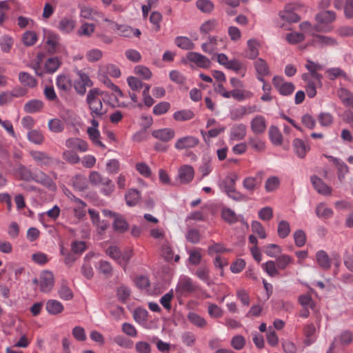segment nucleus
I'll return each instance as SVG.
<instances>
[{"mask_svg":"<svg viewBox=\"0 0 353 353\" xmlns=\"http://www.w3.org/2000/svg\"><path fill=\"white\" fill-rule=\"evenodd\" d=\"M280 185V180L276 176L269 177L265 183V190L268 192H273L277 190Z\"/></svg>","mask_w":353,"mask_h":353,"instance_id":"a18cd8bd","label":"nucleus"},{"mask_svg":"<svg viewBox=\"0 0 353 353\" xmlns=\"http://www.w3.org/2000/svg\"><path fill=\"white\" fill-rule=\"evenodd\" d=\"M33 283L37 284L43 293H50L54 285V278L52 272L43 270L38 278H34Z\"/></svg>","mask_w":353,"mask_h":353,"instance_id":"7ed1b4c3","label":"nucleus"},{"mask_svg":"<svg viewBox=\"0 0 353 353\" xmlns=\"http://www.w3.org/2000/svg\"><path fill=\"white\" fill-rule=\"evenodd\" d=\"M293 147L296 155L301 159L305 157L310 149V146L300 139H295L293 141Z\"/></svg>","mask_w":353,"mask_h":353,"instance_id":"f3484780","label":"nucleus"},{"mask_svg":"<svg viewBox=\"0 0 353 353\" xmlns=\"http://www.w3.org/2000/svg\"><path fill=\"white\" fill-rule=\"evenodd\" d=\"M28 137L30 141L40 145L44 141V137L42 133L37 130H31L28 134Z\"/></svg>","mask_w":353,"mask_h":353,"instance_id":"680f3d73","label":"nucleus"},{"mask_svg":"<svg viewBox=\"0 0 353 353\" xmlns=\"http://www.w3.org/2000/svg\"><path fill=\"white\" fill-rule=\"evenodd\" d=\"M212 161L209 157H203L201 164L199 167V172L201 174V179L208 176L212 171Z\"/></svg>","mask_w":353,"mask_h":353,"instance_id":"2f4dec72","label":"nucleus"},{"mask_svg":"<svg viewBox=\"0 0 353 353\" xmlns=\"http://www.w3.org/2000/svg\"><path fill=\"white\" fill-rule=\"evenodd\" d=\"M272 83L279 92L284 96L291 94L295 89L293 83L285 82L283 79L279 76H275L272 79Z\"/></svg>","mask_w":353,"mask_h":353,"instance_id":"0eeeda50","label":"nucleus"},{"mask_svg":"<svg viewBox=\"0 0 353 353\" xmlns=\"http://www.w3.org/2000/svg\"><path fill=\"white\" fill-rule=\"evenodd\" d=\"M73 212L74 216L78 219L83 218L86 213L85 205L81 201L78 200L76 203V206L73 207Z\"/></svg>","mask_w":353,"mask_h":353,"instance_id":"e2e57ef3","label":"nucleus"},{"mask_svg":"<svg viewBox=\"0 0 353 353\" xmlns=\"http://www.w3.org/2000/svg\"><path fill=\"white\" fill-rule=\"evenodd\" d=\"M251 129L254 134H261L266 129V121L262 116L254 117L251 121Z\"/></svg>","mask_w":353,"mask_h":353,"instance_id":"aec40b11","label":"nucleus"},{"mask_svg":"<svg viewBox=\"0 0 353 353\" xmlns=\"http://www.w3.org/2000/svg\"><path fill=\"white\" fill-rule=\"evenodd\" d=\"M208 312L210 316L214 319L221 318L223 315V310L217 305L214 303L208 304Z\"/></svg>","mask_w":353,"mask_h":353,"instance_id":"6e6d98bb","label":"nucleus"},{"mask_svg":"<svg viewBox=\"0 0 353 353\" xmlns=\"http://www.w3.org/2000/svg\"><path fill=\"white\" fill-rule=\"evenodd\" d=\"M37 34L33 31H26L23 33L22 41L26 46H32L37 41Z\"/></svg>","mask_w":353,"mask_h":353,"instance_id":"09e8293b","label":"nucleus"},{"mask_svg":"<svg viewBox=\"0 0 353 353\" xmlns=\"http://www.w3.org/2000/svg\"><path fill=\"white\" fill-rule=\"evenodd\" d=\"M290 232V223L286 221H281L279 223L277 233L280 238L285 239Z\"/></svg>","mask_w":353,"mask_h":353,"instance_id":"8fccbe9b","label":"nucleus"},{"mask_svg":"<svg viewBox=\"0 0 353 353\" xmlns=\"http://www.w3.org/2000/svg\"><path fill=\"white\" fill-rule=\"evenodd\" d=\"M47 40L45 43V48L49 54H54L57 52L59 43V37L57 34L49 32L46 36Z\"/></svg>","mask_w":353,"mask_h":353,"instance_id":"4468645a","label":"nucleus"},{"mask_svg":"<svg viewBox=\"0 0 353 353\" xmlns=\"http://www.w3.org/2000/svg\"><path fill=\"white\" fill-rule=\"evenodd\" d=\"M269 136L271 141L275 145H280L282 143V134L275 126H271L269 129Z\"/></svg>","mask_w":353,"mask_h":353,"instance_id":"49530a36","label":"nucleus"},{"mask_svg":"<svg viewBox=\"0 0 353 353\" xmlns=\"http://www.w3.org/2000/svg\"><path fill=\"white\" fill-rule=\"evenodd\" d=\"M293 261L294 259L290 256L283 254L276 259V265L279 269L284 270Z\"/></svg>","mask_w":353,"mask_h":353,"instance_id":"4d7b16f0","label":"nucleus"},{"mask_svg":"<svg viewBox=\"0 0 353 353\" xmlns=\"http://www.w3.org/2000/svg\"><path fill=\"white\" fill-rule=\"evenodd\" d=\"M303 334L305 336V343L310 345L315 341L316 327L313 323L306 324L303 327Z\"/></svg>","mask_w":353,"mask_h":353,"instance_id":"cd10ccee","label":"nucleus"},{"mask_svg":"<svg viewBox=\"0 0 353 353\" xmlns=\"http://www.w3.org/2000/svg\"><path fill=\"white\" fill-rule=\"evenodd\" d=\"M194 176V170L192 166L183 165L178 171V176L181 183L187 184L192 181Z\"/></svg>","mask_w":353,"mask_h":353,"instance_id":"f8f14e48","label":"nucleus"},{"mask_svg":"<svg viewBox=\"0 0 353 353\" xmlns=\"http://www.w3.org/2000/svg\"><path fill=\"white\" fill-rule=\"evenodd\" d=\"M335 19L336 14L334 11L331 10L321 11L316 16V19L319 23L318 25H320L321 26V24L331 23L334 21Z\"/></svg>","mask_w":353,"mask_h":353,"instance_id":"a878e982","label":"nucleus"},{"mask_svg":"<svg viewBox=\"0 0 353 353\" xmlns=\"http://www.w3.org/2000/svg\"><path fill=\"white\" fill-rule=\"evenodd\" d=\"M280 17L289 23H296L300 20L299 16L292 10L290 6L286 7L280 12Z\"/></svg>","mask_w":353,"mask_h":353,"instance_id":"473e14b6","label":"nucleus"},{"mask_svg":"<svg viewBox=\"0 0 353 353\" xmlns=\"http://www.w3.org/2000/svg\"><path fill=\"white\" fill-rule=\"evenodd\" d=\"M252 231L256 234L261 239L266 238V232L261 223L257 221H254L251 224Z\"/></svg>","mask_w":353,"mask_h":353,"instance_id":"69168bd1","label":"nucleus"},{"mask_svg":"<svg viewBox=\"0 0 353 353\" xmlns=\"http://www.w3.org/2000/svg\"><path fill=\"white\" fill-rule=\"evenodd\" d=\"M199 143V141L196 137L186 136L179 139L174 144V148L179 150H187L196 146Z\"/></svg>","mask_w":353,"mask_h":353,"instance_id":"9d476101","label":"nucleus"},{"mask_svg":"<svg viewBox=\"0 0 353 353\" xmlns=\"http://www.w3.org/2000/svg\"><path fill=\"white\" fill-rule=\"evenodd\" d=\"M310 181L318 193L325 196L331 194L332 188L328 186L321 179L314 175L311 176Z\"/></svg>","mask_w":353,"mask_h":353,"instance_id":"9b49d317","label":"nucleus"},{"mask_svg":"<svg viewBox=\"0 0 353 353\" xmlns=\"http://www.w3.org/2000/svg\"><path fill=\"white\" fill-rule=\"evenodd\" d=\"M134 72L137 75L145 80H148L152 77V72L150 70L143 65H137L134 68Z\"/></svg>","mask_w":353,"mask_h":353,"instance_id":"13d9d810","label":"nucleus"},{"mask_svg":"<svg viewBox=\"0 0 353 353\" xmlns=\"http://www.w3.org/2000/svg\"><path fill=\"white\" fill-rule=\"evenodd\" d=\"M305 68L310 72L312 77L315 79L319 85H321L322 75L317 71L323 69L322 65L310 60H307V63L305 64Z\"/></svg>","mask_w":353,"mask_h":353,"instance_id":"2eb2a0df","label":"nucleus"},{"mask_svg":"<svg viewBox=\"0 0 353 353\" xmlns=\"http://www.w3.org/2000/svg\"><path fill=\"white\" fill-rule=\"evenodd\" d=\"M130 290L129 288L125 285H121L117 288V296L118 299L122 303H125L126 301L130 296Z\"/></svg>","mask_w":353,"mask_h":353,"instance_id":"603ef678","label":"nucleus"},{"mask_svg":"<svg viewBox=\"0 0 353 353\" xmlns=\"http://www.w3.org/2000/svg\"><path fill=\"white\" fill-rule=\"evenodd\" d=\"M334 6L337 10L343 8L347 19L352 18L353 0H334Z\"/></svg>","mask_w":353,"mask_h":353,"instance_id":"ddd939ff","label":"nucleus"},{"mask_svg":"<svg viewBox=\"0 0 353 353\" xmlns=\"http://www.w3.org/2000/svg\"><path fill=\"white\" fill-rule=\"evenodd\" d=\"M61 62L57 57L49 58L45 64V69L46 72L52 74L54 73L60 66Z\"/></svg>","mask_w":353,"mask_h":353,"instance_id":"37998d69","label":"nucleus"},{"mask_svg":"<svg viewBox=\"0 0 353 353\" xmlns=\"http://www.w3.org/2000/svg\"><path fill=\"white\" fill-rule=\"evenodd\" d=\"M254 66L256 72L257 79L264 83V77L270 74L268 63L264 59L259 58L254 61Z\"/></svg>","mask_w":353,"mask_h":353,"instance_id":"1a4fd4ad","label":"nucleus"},{"mask_svg":"<svg viewBox=\"0 0 353 353\" xmlns=\"http://www.w3.org/2000/svg\"><path fill=\"white\" fill-rule=\"evenodd\" d=\"M174 43L179 48L183 50H188L194 48V43L187 37H176Z\"/></svg>","mask_w":353,"mask_h":353,"instance_id":"c9c22d12","label":"nucleus"},{"mask_svg":"<svg viewBox=\"0 0 353 353\" xmlns=\"http://www.w3.org/2000/svg\"><path fill=\"white\" fill-rule=\"evenodd\" d=\"M175 132L170 128H163L154 130L152 135L162 141H169L174 137Z\"/></svg>","mask_w":353,"mask_h":353,"instance_id":"6ab92c4d","label":"nucleus"},{"mask_svg":"<svg viewBox=\"0 0 353 353\" xmlns=\"http://www.w3.org/2000/svg\"><path fill=\"white\" fill-rule=\"evenodd\" d=\"M246 135V126L243 124H236L232 126L230 132V139L234 141H241Z\"/></svg>","mask_w":353,"mask_h":353,"instance_id":"a211bd4d","label":"nucleus"},{"mask_svg":"<svg viewBox=\"0 0 353 353\" xmlns=\"http://www.w3.org/2000/svg\"><path fill=\"white\" fill-rule=\"evenodd\" d=\"M261 179L257 176H248L243 181V187L250 193H252L260 185Z\"/></svg>","mask_w":353,"mask_h":353,"instance_id":"5701e85b","label":"nucleus"},{"mask_svg":"<svg viewBox=\"0 0 353 353\" xmlns=\"http://www.w3.org/2000/svg\"><path fill=\"white\" fill-rule=\"evenodd\" d=\"M187 59L197 67L201 68H209L211 65L210 60L205 56L196 52H189L186 54Z\"/></svg>","mask_w":353,"mask_h":353,"instance_id":"6e6552de","label":"nucleus"},{"mask_svg":"<svg viewBox=\"0 0 353 353\" xmlns=\"http://www.w3.org/2000/svg\"><path fill=\"white\" fill-rule=\"evenodd\" d=\"M173 298L174 293L173 290H171L160 299L159 302L165 310L170 311L172 308L171 301L173 299Z\"/></svg>","mask_w":353,"mask_h":353,"instance_id":"bf43d9fd","label":"nucleus"},{"mask_svg":"<svg viewBox=\"0 0 353 353\" xmlns=\"http://www.w3.org/2000/svg\"><path fill=\"white\" fill-rule=\"evenodd\" d=\"M16 174L19 176L21 179L25 181H30L34 179L31 172L21 164L18 165L16 170Z\"/></svg>","mask_w":353,"mask_h":353,"instance_id":"864d4df0","label":"nucleus"},{"mask_svg":"<svg viewBox=\"0 0 353 353\" xmlns=\"http://www.w3.org/2000/svg\"><path fill=\"white\" fill-rule=\"evenodd\" d=\"M94 24L85 23L78 30V34L80 36L90 37L94 32Z\"/></svg>","mask_w":353,"mask_h":353,"instance_id":"052dcab7","label":"nucleus"},{"mask_svg":"<svg viewBox=\"0 0 353 353\" xmlns=\"http://www.w3.org/2000/svg\"><path fill=\"white\" fill-rule=\"evenodd\" d=\"M77 75L78 79L74 82V88L79 94L83 95L86 88L92 86V81L87 74L81 70L77 71Z\"/></svg>","mask_w":353,"mask_h":353,"instance_id":"423d86ee","label":"nucleus"},{"mask_svg":"<svg viewBox=\"0 0 353 353\" xmlns=\"http://www.w3.org/2000/svg\"><path fill=\"white\" fill-rule=\"evenodd\" d=\"M316 259L318 265L323 270H329L331 267V260L324 250H319L316 254Z\"/></svg>","mask_w":353,"mask_h":353,"instance_id":"b1692460","label":"nucleus"},{"mask_svg":"<svg viewBox=\"0 0 353 353\" xmlns=\"http://www.w3.org/2000/svg\"><path fill=\"white\" fill-rule=\"evenodd\" d=\"M330 158L332 159L333 163L337 167L338 178H339V180L341 182H342L344 180L345 175L349 172L348 167L343 161H341L340 159H338L332 157H330Z\"/></svg>","mask_w":353,"mask_h":353,"instance_id":"c756f323","label":"nucleus"},{"mask_svg":"<svg viewBox=\"0 0 353 353\" xmlns=\"http://www.w3.org/2000/svg\"><path fill=\"white\" fill-rule=\"evenodd\" d=\"M87 132L88 134L90 139L95 145H97L102 148H105V145L99 139L100 132L97 128H88L87 130Z\"/></svg>","mask_w":353,"mask_h":353,"instance_id":"ea45409f","label":"nucleus"},{"mask_svg":"<svg viewBox=\"0 0 353 353\" xmlns=\"http://www.w3.org/2000/svg\"><path fill=\"white\" fill-rule=\"evenodd\" d=\"M253 94L252 92L241 89H234L230 91V98L232 97L238 101H243L244 100L250 99Z\"/></svg>","mask_w":353,"mask_h":353,"instance_id":"c85d7f7f","label":"nucleus"},{"mask_svg":"<svg viewBox=\"0 0 353 353\" xmlns=\"http://www.w3.org/2000/svg\"><path fill=\"white\" fill-rule=\"evenodd\" d=\"M113 225L114 230L120 232H124L128 229L127 221L119 214L115 216Z\"/></svg>","mask_w":353,"mask_h":353,"instance_id":"79ce46f5","label":"nucleus"},{"mask_svg":"<svg viewBox=\"0 0 353 353\" xmlns=\"http://www.w3.org/2000/svg\"><path fill=\"white\" fill-rule=\"evenodd\" d=\"M248 145L255 152H262L265 148V142L259 137H250L248 141Z\"/></svg>","mask_w":353,"mask_h":353,"instance_id":"4c0bfd02","label":"nucleus"},{"mask_svg":"<svg viewBox=\"0 0 353 353\" xmlns=\"http://www.w3.org/2000/svg\"><path fill=\"white\" fill-rule=\"evenodd\" d=\"M326 74L330 80H334L339 77H343L344 78L347 77L345 72L338 67L327 69L326 70Z\"/></svg>","mask_w":353,"mask_h":353,"instance_id":"5fc2aeb1","label":"nucleus"},{"mask_svg":"<svg viewBox=\"0 0 353 353\" xmlns=\"http://www.w3.org/2000/svg\"><path fill=\"white\" fill-rule=\"evenodd\" d=\"M89 181L93 185L101 187L102 185H107L108 183H110V179L108 177L103 176L97 171H92L89 175Z\"/></svg>","mask_w":353,"mask_h":353,"instance_id":"393cba45","label":"nucleus"},{"mask_svg":"<svg viewBox=\"0 0 353 353\" xmlns=\"http://www.w3.org/2000/svg\"><path fill=\"white\" fill-rule=\"evenodd\" d=\"M219 26L218 20L210 19L204 21L199 28L200 33L202 34H208L216 30Z\"/></svg>","mask_w":353,"mask_h":353,"instance_id":"bb28decb","label":"nucleus"},{"mask_svg":"<svg viewBox=\"0 0 353 353\" xmlns=\"http://www.w3.org/2000/svg\"><path fill=\"white\" fill-rule=\"evenodd\" d=\"M107 22L112 25V28L117 29L119 31V34L120 36L128 37H130V35L132 32L133 29L129 26L119 25L112 20H110V21Z\"/></svg>","mask_w":353,"mask_h":353,"instance_id":"c03bdc74","label":"nucleus"},{"mask_svg":"<svg viewBox=\"0 0 353 353\" xmlns=\"http://www.w3.org/2000/svg\"><path fill=\"white\" fill-rule=\"evenodd\" d=\"M259 42L255 39H249L247 42L246 57L254 59L259 55Z\"/></svg>","mask_w":353,"mask_h":353,"instance_id":"dca6fc26","label":"nucleus"},{"mask_svg":"<svg viewBox=\"0 0 353 353\" xmlns=\"http://www.w3.org/2000/svg\"><path fill=\"white\" fill-rule=\"evenodd\" d=\"M188 319L191 323L200 328H203L207 325L205 319L194 312H190Z\"/></svg>","mask_w":353,"mask_h":353,"instance_id":"a19ab883","label":"nucleus"},{"mask_svg":"<svg viewBox=\"0 0 353 353\" xmlns=\"http://www.w3.org/2000/svg\"><path fill=\"white\" fill-rule=\"evenodd\" d=\"M19 79L20 83L24 86L34 88L37 84V81L29 73L26 72H21L19 74Z\"/></svg>","mask_w":353,"mask_h":353,"instance_id":"f704fd0d","label":"nucleus"},{"mask_svg":"<svg viewBox=\"0 0 353 353\" xmlns=\"http://www.w3.org/2000/svg\"><path fill=\"white\" fill-rule=\"evenodd\" d=\"M222 217L229 223H234L237 221V216L235 212L230 208H225L222 210Z\"/></svg>","mask_w":353,"mask_h":353,"instance_id":"338daca9","label":"nucleus"},{"mask_svg":"<svg viewBox=\"0 0 353 353\" xmlns=\"http://www.w3.org/2000/svg\"><path fill=\"white\" fill-rule=\"evenodd\" d=\"M32 158L40 165H50L52 162V159L46 153L41 151H30Z\"/></svg>","mask_w":353,"mask_h":353,"instance_id":"412c9836","label":"nucleus"},{"mask_svg":"<svg viewBox=\"0 0 353 353\" xmlns=\"http://www.w3.org/2000/svg\"><path fill=\"white\" fill-rule=\"evenodd\" d=\"M80 17L85 19L99 21L102 20L103 21H110V19L106 18L103 12L97 8L91 7L90 6H82L80 7Z\"/></svg>","mask_w":353,"mask_h":353,"instance_id":"20e7f679","label":"nucleus"},{"mask_svg":"<svg viewBox=\"0 0 353 353\" xmlns=\"http://www.w3.org/2000/svg\"><path fill=\"white\" fill-rule=\"evenodd\" d=\"M197 286L192 280L186 276H181L176 287V293L179 296H186L195 292Z\"/></svg>","mask_w":353,"mask_h":353,"instance_id":"39448f33","label":"nucleus"},{"mask_svg":"<svg viewBox=\"0 0 353 353\" xmlns=\"http://www.w3.org/2000/svg\"><path fill=\"white\" fill-rule=\"evenodd\" d=\"M196 7L205 14H210L214 9V5L210 0H197L196 1Z\"/></svg>","mask_w":353,"mask_h":353,"instance_id":"e433bc0d","label":"nucleus"},{"mask_svg":"<svg viewBox=\"0 0 353 353\" xmlns=\"http://www.w3.org/2000/svg\"><path fill=\"white\" fill-rule=\"evenodd\" d=\"M126 203L129 206H134L141 199L140 193L135 189H130L125 194Z\"/></svg>","mask_w":353,"mask_h":353,"instance_id":"72a5a7b5","label":"nucleus"},{"mask_svg":"<svg viewBox=\"0 0 353 353\" xmlns=\"http://www.w3.org/2000/svg\"><path fill=\"white\" fill-rule=\"evenodd\" d=\"M100 81L108 88L111 89L114 94H111L110 96H117V98L118 99H123L124 98V94L121 92V89L114 84L112 81L108 79L105 76H102L100 77Z\"/></svg>","mask_w":353,"mask_h":353,"instance_id":"7c9ffc66","label":"nucleus"},{"mask_svg":"<svg viewBox=\"0 0 353 353\" xmlns=\"http://www.w3.org/2000/svg\"><path fill=\"white\" fill-rule=\"evenodd\" d=\"M46 310L50 314L57 315L63 311L64 306L57 300L50 299L46 302Z\"/></svg>","mask_w":353,"mask_h":353,"instance_id":"4be33fe9","label":"nucleus"},{"mask_svg":"<svg viewBox=\"0 0 353 353\" xmlns=\"http://www.w3.org/2000/svg\"><path fill=\"white\" fill-rule=\"evenodd\" d=\"M102 101H103L105 104L109 105L111 108L127 107L125 103L121 101L119 99L117 98V96H110L99 88H94L88 91L86 97V103L90 110H101L103 107Z\"/></svg>","mask_w":353,"mask_h":353,"instance_id":"f257e3e1","label":"nucleus"},{"mask_svg":"<svg viewBox=\"0 0 353 353\" xmlns=\"http://www.w3.org/2000/svg\"><path fill=\"white\" fill-rule=\"evenodd\" d=\"M69 145L73 149L79 150L80 152H85L88 150V143L86 141L79 139H74L69 141Z\"/></svg>","mask_w":353,"mask_h":353,"instance_id":"3c124183","label":"nucleus"},{"mask_svg":"<svg viewBox=\"0 0 353 353\" xmlns=\"http://www.w3.org/2000/svg\"><path fill=\"white\" fill-rule=\"evenodd\" d=\"M294 239L295 245L299 248H301L306 242L305 233L301 230H296L294 233Z\"/></svg>","mask_w":353,"mask_h":353,"instance_id":"774afa93","label":"nucleus"},{"mask_svg":"<svg viewBox=\"0 0 353 353\" xmlns=\"http://www.w3.org/2000/svg\"><path fill=\"white\" fill-rule=\"evenodd\" d=\"M338 95L345 105L353 108V94L348 90L345 88L339 89Z\"/></svg>","mask_w":353,"mask_h":353,"instance_id":"58836bf2","label":"nucleus"},{"mask_svg":"<svg viewBox=\"0 0 353 353\" xmlns=\"http://www.w3.org/2000/svg\"><path fill=\"white\" fill-rule=\"evenodd\" d=\"M316 214L321 218H330L333 214L331 208H327L324 203H319L316 208Z\"/></svg>","mask_w":353,"mask_h":353,"instance_id":"de8ad7c7","label":"nucleus"},{"mask_svg":"<svg viewBox=\"0 0 353 353\" xmlns=\"http://www.w3.org/2000/svg\"><path fill=\"white\" fill-rule=\"evenodd\" d=\"M300 28L303 31L313 35L311 43L316 48L334 46L337 44L336 40L333 37L315 34V32L323 31V28L320 25L312 26L310 23L306 21L300 24Z\"/></svg>","mask_w":353,"mask_h":353,"instance_id":"f03ea898","label":"nucleus"},{"mask_svg":"<svg viewBox=\"0 0 353 353\" xmlns=\"http://www.w3.org/2000/svg\"><path fill=\"white\" fill-rule=\"evenodd\" d=\"M102 56V51L97 48L88 50L85 54L87 60L90 62H96L101 59Z\"/></svg>","mask_w":353,"mask_h":353,"instance_id":"0e129e2a","label":"nucleus"}]
</instances>
